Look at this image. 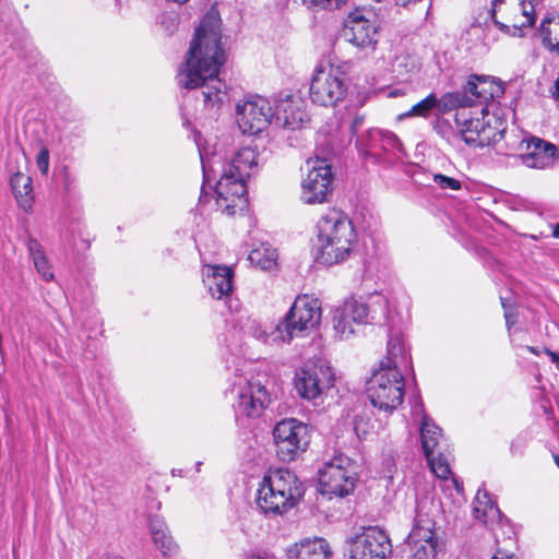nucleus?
I'll use <instances>...</instances> for the list:
<instances>
[{"label": "nucleus", "mask_w": 559, "mask_h": 559, "mask_svg": "<svg viewBox=\"0 0 559 559\" xmlns=\"http://www.w3.org/2000/svg\"><path fill=\"white\" fill-rule=\"evenodd\" d=\"M453 483H454V485H455L456 490L459 491V490H460L459 481H457V479H456V478H454V477H453Z\"/></svg>", "instance_id": "5fc2aeb1"}, {"label": "nucleus", "mask_w": 559, "mask_h": 559, "mask_svg": "<svg viewBox=\"0 0 559 559\" xmlns=\"http://www.w3.org/2000/svg\"><path fill=\"white\" fill-rule=\"evenodd\" d=\"M288 559H330L329 544L323 538H306L287 549Z\"/></svg>", "instance_id": "b1692460"}, {"label": "nucleus", "mask_w": 559, "mask_h": 559, "mask_svg": "<svg viewBox=\"0 0 559 559\" xmlns=\"http://www.w3.org/2000/svg\"><path fill=\"white\" fill-rule=\"evenodd\" d=\"M304 489L297 476L288 469L270 471L257 491V508L269 519L282 516L296 507Z\"/></svg>", "instance_id": "20e7f679"}, {"label": "nucleus", "mask_w": 559, "mask_h": 559, "mask_svg": "<svg viewBox=\"0 0 559 559\" xmlns=\"http://www.w3.org/2000/svg\"><path fill=\"white\" fill-rule=\"evenodd\" d=\"M543 44L551 51L559 55V13L545 17L539 28Z\"/></svg>", "instance_id": "c756f323"}, {"label": "nucleus", "mask_w": 559, "mask_h": 559, "mask_svg": "<svg viewBox=\"0 0 559 559\" xmlns=\"http://www.w3.org/2000/svg\"><path fill=\"white\" fill-rule=\"evenodd\" d=\"M310 166L301 183V200L306 204H318L328 201L332 193V170L325 160L308 162Z\"/></svg>", "instance_id": "ddd939ff"}, {"label": "nucleus", "mask_w": 559, "mask_h": 559, "mask_svg": "<svg viewBox=\"0 0 559 559\" xmlns=\"http://www.w3.org/2000/svg\"><path fill=\"white\" fill-rule=\"evenodd\" d=\"M439 507L428 499L417 501L414 525L407 536L413 559H435L439 549L436 515Z\"/></svg>", "instance_id": "0eeeda50"}, {"label": "nucleus", "mask_w": 559, "mask_h": 559, "mask_svg": "<svg viewBox=\"0 0 559 559\" xmlns=\"http://www.w3.org/2000/svg\"><path fill=\"white\" fill-rule=\"evenodd\" d=\"M319 490L322 496L345 497L354 491L356 472L353 461L343 454H337L325 461L318 472Z\"/></svg>", "instance_id": "9d476101"}, {"label": "nucleus", "mask_w": 559, "mask_h": 559, "mask_svg": "<svg viewBox=\"0 0 559 559\" xmlns=\"http://www.w3.org/2000/svg\"><path fill=\"white\" fill-rule=\"evenodd\" d=\"M33 262L37 272L45 281H51L53 278V273L50 271L49 262L45 255L35 258Z\"/></svg>", "instance_id": "58836bf2"}, {"label": "nucleus", "mask_w": 559, "mask_h": 559, "mask_svg": "<svg viewBox=\"0 0 559 559\" xmlns=\"http://www.w3.org/2000/svg\"><path fill=\"white\" fill-rule=\"evenodd\" d=\"M455 126L467 145L479 148L499 142L507 130V121L485 107L456 110Z\"/></svg>", "instance_id": "39448f33"}, {"label": "nucleus", "mask_w": 559, "mask_h": 559, "mask_svg": "<svg viewBox=\"0 0 559 559\" xmlns=\"http://www.w3.org/2000/svg\"><path fill=\"white\" fill-rule=\"evenodd\" d=\"M426 459L438 478L448 479L452 475L447 457L442 453L438 452L426 456Z\"/></svg>", "instance_id": "c9c22d12"}, {"label": "nucleus", "mask_w": 559, "mask_h": 559, "mask_svg": "<svg viewBox=\"0 0 559 559\" xmlns=\"http://www.w3.org/2000/svg\"><path fill=\"white\" fill-rule=\"evenodd\" d=\"M513 16L508 21V23L499 22L498 20L492 19L495 24L499 26L500 29H513V35L516 34L518 31H522L523 28H528L534 25L535 22V5L532 0H516L512 3Z\"/></svg>", "instance_id": "5701e85b"}, {"label": "nucleus", "mask_w": 559, "mask_h": 559, "mask_svg": "<svg viewBox=\"0 0 559 559\" xmlns=\"http://www.w3.org/2000/svg\"><path fill=\"white\" fill-rule=\"evenodd\" d=\"M271 403V395L260 381L239 383L234 405L237 417L259 418Z\"/></svg>", "instance_id": "dca6fc26"}, {"label": "nucleus", "mask_w": 559, "mask_h": 559, "mask_svg": "<svg viewBox=\"0 0 559 559\" xmlns=\"http://www.w3.org/2000/svg\"><path fill=\"white\" fill-rule=\"evenodd\" d=\"M344 37L352 45L362 50H374L378 43V26L374 21L366 19L359 11L348 15Z\"/></svg>", "instance_id": "6ab92c4d"}, {"label": "nucleus", "mask_w": 559, "mask_h": 559, "mask_svg": "<svg viewBox=\"0 0 559 559\" xmlns=\"http://www.w3.org/2000/svg\"><path fill=\"white\" fill-rule=\"evenodd\" d=\"M441 438L442 435L440 427L436 426L433 423H430V419L425 416L423 418L420 428L421 447L425 456H429L439 452L438 449L440 447Z\"/></svg>", "instance_id": "c85d7f7f"}, {"label": "nucleus", "mask_w": 559, "mask_h": 559, "mask_svg": "<svg viewBox=\"0 0 559 559\" xmlns=\"http://www.w3.org/2000/svg\"><path fill=\"white\" fill-rule=\"evenodd\" d=\"M526 349L535 355L539 354V350L536 347L533 346H526Z\"/></svg>", "instance_id": "864d4df0"}, {"label": "nucleus", "mask_w": 559, "mask_h": 559, "mask_svg": "<svg viewBox=\"0 0 559 559\" xmlns=\"http://www.w3.org/2000/svg\"><path fill=\"white\" fill-rule=\"evenodd\" d=\"M519 158L528 168L544 169L551 166L558 154L556 145L536 136L522 138Z\"/></svg>", "instance_id": "a211bd4d"}, {"label": "nucleus", "mask_w": 559, "mask_h": 559, "mask_svg": "<svg viewBox=\"0 0 559 559\" xmlns=\"http://www.w3.org/2000/svg\"><path fill=\"white\" fill-rule=\"evenodd\" d=\"M321 318L319 299L298 296L283 321L273 329L272 341L290 343L296 337H304L319 325Z\"/></svg>", "instance_id": "423d86ee"}, {"label": "nucleus", "mask_w": 559, "mask_h": 559, "mask_svg": "<svg viewBox=\"0 0 559 559\" xmlns=\"http://www.w3.org/2000/svg\"><path fill=\"white\" fill-rule=\"evenodd\" d=\"M473 510L475 518L485 525L490 526L492 530H495V525H499L501 523L502 514L486 491H477Z\"/></svg>", "instance_id": "393cba45"}, {"label": "nucleus", "mask_w": 559, "mask_h": 559, "mask_svg": "<svg viewBox=\"0 0 559 559\" xmlns=\"http://www.w3.org/2000/svg\"><path fill=\"white\" fill-rule=\"evenodd\" d=\"M502 307L504 308V318H506V324L508 330L511 329V326L515 323V317L514 314L507 309L506 301L503 298H501Z\"/></svg>", "instance_id": "a18cd8bd"}, {"label": "nucleus", "mask_w": 559, "mask_h": 559, "mask_svg": "<svg viewBox=\"0 0 559 559\" xmlns=\"http://www.w3.org/2000/svg\"><path fill=\"white\" fill-rule=\"evenodd\" d=\"M433 182L442 189L460 190L462 187L457 179L441 174L433 176Z\"/></svg>", "instance_id": "ea45409f"}, {"label": "nucleus", "mask_w": 559, "mask_h": 559, "mask_svg": "<svg viewBox=\"0 0 559 559\" xmlns=\"http://www.w3.org/2000/svg\"><path fill=\"white\" fill-rule=\"evenodd\" d=\"M27 249L33 260L35 258L45 255L40 243L34 238L28 239Z\"/></svg>", "instance_id": "37998d69"}, {"label": "nucleus", "mask_w": 559, "mask_h": 559, "mask_svg": "<svg viewBox=\"0 0 559 559\" xmlns=\"http://www.w3.org/2000/svg\"><path fill=\"white\" fill-rule=\"evenodd\" d=\"M438 104L439 98L435 93H431L423 100L415 104L408 111L401 114L399 116V119L402 120L411 117L427 118L430 115L431 110L437 108Z\"/></svg>", "instance_id": "72a5a7b5"}, {"label": "nucleus", "mask_w": 559, "mask_h": 559, "mask_svg": "<svg viewBox=\"0 0 559 559\" xmlns=\"http://www.w3.org/2000/svg\"><path fill=\"white\" fill-rule=\"evenodd\" d=\"M491 559H516L514 555H507L506 557L493 556Z\"/></svg>", "instance_id": "603ef678"}, {"label": "nucleus", "mask_w": 559, "mask_h": 559, "mask_svg": "<svg viewBox=\"0 0 559 559\" xmlns=\"http://www.w3.org/2000/svg\"><path fill=\"white\" fill-rule=\"evenodd\" d=\"M392 552V544L386 533L370 526L357 534L349 548L350 559H385Z\"/></svg>", "instance_id": "4468645a"}, {"label": "nucleus", "mask_w": 559, "mask_h": 559, "mask_svg": "<svg viewBox=\"0 0 559 559\" xmlns=\"http://www.w3.org/2000/svg\"><path fill=\"white\" fill-rule=\"evenodd\" d=\"M555 462H556L557 466L559 467V455L555 456Z\"/></svg>", "instance_id": "6e6d98bb"}, {"label": "nucleus", "mask_w": 559, "mask_h": 559, "mask_svg": "<svg viewBox=\"0 0 559 559\" xmlns=\"http://www.w3.org/2000/svg\"><path fill=\"white\" fill-rule=\"evenodd\" d=\"M357 240L353 222L343 211L329 209L316 224L313 252L316 261L334 265L345 261Z\"/></svg>", "instance_id": "7ed1b4c3"}, {"label": "nucleus", "mask_w": 559, "mask_h": 559, "mask_svg": "<svg viewBox=\"0 0 559 559\" xmlns=\"http://www.w3.org/2000/svg\"><path fill=\"white\" fill-rule=\"evenodd\" d=\"M340 309L357 325L376 323L386 318L388 300L384 296L374 294L367 302L350 298Z\"/></svg>", "instance_id": "f3484780"}, {"label": "nucleus", "mask_w": 559, "mask_h": 559, "mask_svg": "<svg viewBox=\"0 0 559 559\" xmlns=\"http://www.w3.org/2000/svg\"><path fill=\"white\" fill-rule=\"evenodd\" d=\"M150 530L153 543L162 551V554L164 556L174 555L177 546L173 537L169 535L165 522L158 518H151Z\"/></svg>", "instance_id": "bb28decb"}, {"label": "nucleus", "mask_w": 559, "mask_h": 559, "mask_svg": "<svg viewBox=\"0 0 559 559\" xmlns=\"http://www.w3.org/2000/svg\"><path fill=\"white\" fill-rule=\"evenodd\" d=\"M332 367L322 360L305 364L295 374L294 383L300 397L316 401L333 388Z\"/></svg>", "instance_id": "f8f14e48"}, {"label": "nucleus", "mask_w": 559, "mask_h": 559, "mask_svg": "<svg viewBox=\"0 0 559 559\" xmlns=\"http://www.w3.org/2000/svg\"><path fill=\"white\" fill-rule=\"evenodd\" d=\"M237 123L243 134H258L273 119V107L266 98L257 96L242 104H237Z\"/></svg>", "instance_id": "2eb2a0df"}, {"label": "nucleus", "mask_w": 559, "mask_h": 559, "mask_svg": "<svg viewBox=\"0 0 559 559\" xmlns=\"http://www.w3.org/2000/svg\"><path fill=\"white\" fill-rule=\"evenodd\" d=\"M502 2H503V0H493L492 1V19H495V14H496L497 10H500Z\"/></svg>", "instance_id": "09e8293b"}, {"label": "nucleus", "mask_w": 559, "mask_h": 559, "mask_svg": "<svg viewBox=\"0 0 559 559\" xmlns=\"http://www.w3.org/2000/svg\"><path fill=\"white\" fill-rule=\"evenodd\" d=\"M365 123V115L364 114H356L350 122V131L354 135H356L359 131V129Z\"/></svg>", "instance_id": "c03bdc74"}, {"label": "nucleus", "mask_w": 559, "mask_h": 559, "mask_svg": "<svg viewBox=\"0 0 559 559\" xmlns=\"http://www.w3.org/2000/svg\"><path fill=\"white\" fill-rule=\"evenodd\" d=\"M277 253L271 247L261 246L250 251L248 260L262 270H272L276 265Z\"/></svg>", "instance_id": "7c9ffc66"}, {"label": "nucleus", "mask_w": 559, "mask_h": 559, "mask_svg": "<svg viewBox=\"0 0 559 559\" xmlns=\"http://www.w3.org/2000/svg\"><path fill=\"white\" fill-rule=\"evenodd\" d=\"M304 4L311 8L337 9L347 0H301Z\"/></svg>", "instance_id": "a19ab883"}, {"label": "nucleus", "mask_w": 559, "mask_h": 559, "mask_svg": "<svg viewBox=\"0 0 559 559\" xmlns=\"http://www.w3.org/2000/svg\"><path fill=\"white\" fill-rule=\"evenodd\" d=\"M544 352L550 357L551 361L556 365L559 370V353L551 352L547 348H544Z\"/></svg>", "instance_id": "de8ad7c7"}, {"label": "nucleus", "mask_w": 559, "mask_h": 559, "mask_svg": "<svg viewBox=\"0 0 559 559\" xmlns=\"http://www.w3.org/2000/svg\"><path fill=\"white\" fill-rule=\"evenodd\" d=\"M241 329L243 330L245 333L251 335L252 337L265 344L280 343L272 341L273 330L270 333H267L254 319H247L246 323L241 326Z\"/></svg>", "instance_id": "e433bc0d"}, {"label": "nucleus", "mask_w": 559, "mask_h": 559, "mask_svg": "<svg viewBox=\"0 0 559 559\" xmlns=\"http://www.w3.org/2000/svg\"><path fill=\"white\" fill-rule=\"evenodd\" d=\"M373 140L380 141V150L384 153L397 154L403 152L401 140L391 131L372 129Z\"/></svg>", "instance_id": "473e14b6"}, {"label": "nucleus", "mask_w": 559, "mask_h": 559, "mask_svg": "<svg viewBox=\"0 0 559 559\" xmlns=\"http://www.w3.org/2000/svg\"><path fill=\"white\" fill-rule=\"evenodd\" d=\"M32 178L21 171L14 173L10 178L12 193L17 204L24 210L32 209L34 195Z\"/></svg>", "instance_id": "a878e982"}, {"label": "nucleus", "mask_w": 559, "mask_h": 559, "mask_svg": "<svg viewBox=\"0 0 559 559\" xmlns=\"http://www.w3.org/2000/svg\"><path fill=\"white\" fill-rule=\"evenodd\" d=\"M219 15L207 12L190 43L185 63L178 71L177 84L187 90L201 88L206 107H219L228 99L226 84L218 78L225 63Z\"/></svg>", "instance_id": "f257e3e1"}, {"label": "nucleus", "mask_w": 559, "mask_h": 559, "mask_svg": "<svg viewBox=\"0 0 559 559\" xmlns=\"http://www.w3.org/2000/svg\"><path fill=\"white\" fill-rule=\"evenodd\" d=\"M412 358L404 337L401 334H391L388 341L385 357L380 361V369L399 371L403 373L411 367Z\"/></svg>", "instance_id": "412c9836"}, {"label": "nucleus", "mask_w": 559, "mask_h": 559, "mask_svg": "<svg viewBox=\"0 0 559 559\" xmlns=\"http://www.w3.org/2000/svg\"><path fill=\"white\" fill-rule=\"evenodd\" d=\"M273 119L276 124L290 130L301 129L310 120L304 102L290 95L276 100Z\"/></svg>", "instance_id": "aec40b11"}, {"label": "nucleus", "mask_w": 559, "mask_h": 559, "mask_svg": "<svg viewBox=\"0 0 559 559\" xmlns=\"http://www.w3.org/2000/svg\"><path fill=\"white\" fill-rule=\"evenodd\" d=\"M552 236H554L555 238H559V223H557V224H555V225L552 226Z\"/></svg>", "instance_id": "3c124183"}, {"label": "nucleus", "mask_w": 559, "mask_h": 559, "mask_svg": "<svg viewBox=\"0 0 559 559\" xmlns=\"http://www.w3.org/2000/svg\"><path fill=\"white\" fill-rule=\"evenodd\" d=\"M356 145L366 156L376 157L380 155V152H382L380 150V141L373 140L372 129L367 132L366 136L358 138Z\"/></svg>", "instance_id": "4c0bfd02"}, {"label": "nucleus", "mask_w": 559, "mask_h": 559, "mask_svg": "<svg viewBox=\"0 0 559 559\" xmlns=\"http://www.w3.org/2000/svg\"><path fill=\"white\" fill-rule=\"evenodd\" d=\"M467 97L472 99V106L478 103L481 107L493 98L491 83L485 76L473 75L464 86Z\"/></svg>", "instance_id": "cd10ccee"}, {"label": "nucleus", "mask_w": 559, "mask_h": 559, "mask_svg": "<svg viewBox=\"0 0 559 559\" xmlns=\"http://www.w3.org/2000/svg\"><path fill=\"white\" fill-rule=\"evenodd\" d=\"M36 164L39 171L43 175H47L49 170V150L46 146H43L36 157Z\"/></svg>", "instance_id": "79ce46f5"}, {"label": "nucleus", "mask_w": 559, "mask_h": 559, "mask_svg": "<svg viewBox=\"0 0 559 559\" xmlns=\"http://www.w3.org/2000/svg\"><path fill=\"white\" fill-rule=\"evenodd\" d=\"M197 146L202 164L204 181L211 180V174H216L215 166L221 167V176L215 186V203L222 213L231 216L247 209L246 180L258 169V154L250 147H242L233 157L221 163L204 148L200 140Z\"/></svg>", "instance_id": "f03ea898"}, {"label": "nucleus", "mask_w": 559, "mask_h": 559, "mask_svg": "<svg viewBox=\"0 0 559 559\" xmlns=\"http://www.w3.org/2000/svg\"><path fill=\"white\" fill-rule=\"evenodd\" d=\"M332 321L335 334L340 340H347L355 334V323L347 316H344L340 308L334 311Z\"/></svg>", "instance_id": "f704fd0d"}, {"label": "nucleus", "mask_w": 559, "mask_h": 559, "mask_svg": "<svg viewBox=\"0 0 559 559\" xmlns=\"http://www.w3.org/2000/svg\"><path fill=\"white\" fill-rule=\"evenodd\" d=\"M394 472H395V464L392 459H388L385 461V471L383 472L384 476L391 480L393 478Z\"/></svg>", "instance_id": "49530a36"}, {"label": "nucleus", "mask_w": 559, "mask_h": 559, "mask_svg": "<svg viewBox=\"0 0 559 559\" xmlns=\"http://www.w3.org/2000/svg\"><path fill=\"white\" fill-rule=\"evenodd\" d=\"M204 283L213 298L223 299L233 290V271L227 266L207 265L204 270Z\"/></svg>", "instance_id": "4be33fe9"}, {"label": "nucleus", "mask_w": 559, "mask_h": 559, "mask_svg": "<svg viewBox=\"0 0 559 559\" xmlns=\"http://www.w3.org/2000/svg\"><path fill=\"white\" fill-rule=\"evenodd\" d=\"M347 92V78L340 67L326 64L316 68L309 90L312 103L334 107L345 99Z\"/></svg>", "instance_id": "6e6552de"}, {"label": "nucleus", "mask_w": 559, "mask_h": 559, "mask_svg": "<svg viewBox=\"0 0 559 559\" xmlns=\"http://www.w3.org/2000/svg\"><path fill=\"white\" fill-rule=\"evenodd\" d=\"M404 374L378 368L368 381L367 395L380 412L391 414L404 399Z\"/></svg>", "instance_id": "1a4fd4ad"}, {"label": "nucleus", "mask_w": 559, "mask_h": 559, "mask_svg": "<svg viewBox=\"0 0 559 559\" xmlns=\"http://www.w3.org/2000/svg\"><path fill=\"white\" fill-rule=\"evenodd\" d=\"M403 94H404V92L400 88H394L389 92L390 97H397V96H402Z\"/></svg>", "instance_id": "8fccbe9b"}, {"label": "nucleus", "mask_w": 559, "mask_h": 559, "mask_svg": "<svg viewBox=\"0 0 559 559\" xmlns=\"http://www.w3.org/2000/svg\"><path fill=\"white\" fill-rule=\"evenodd\" d=\"M273 439L277 457L292 462L306 452L310 443V429L296 418H284L274 426Z\"/></svg>", "instance_id": "9b49d317"}, {"label": "nucleus", "mask_w": 559, "mask_h": 559, "mask_svg": "<svg viewBox=\"0 0 559 559\" xmlns=\"http://www.w3.org/2000/svg\"><path fill=\"white\" fill-rule=\"evenodd\" d=\"M472 107V99L467 97L465 91L463 93H447L441 98H439V104L437 108L442 111H450L452 109H469Z\"/></svg>", "instance_id": "2f4dec72"}]
</instances>
